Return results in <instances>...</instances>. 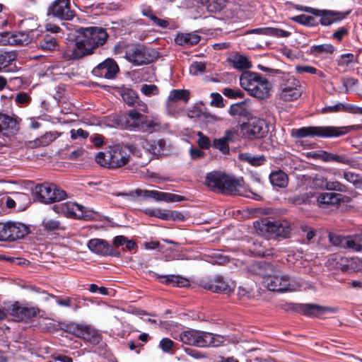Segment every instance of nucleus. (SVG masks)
Returning a JSON list of instances; mask_svg holds the SVG:
<instances>
[{
	"label": "nucleus",
	"mask_w": 362,
	"mask_h": 362,
	"mask_svg": "<svg viewBox=\"0 0 362 362\" xmlns=\"http://www.w3.org/2000/svg\"><path fill=\"white\" fill-rule=\"evenodd\" d=\"M255 228L263 233H268L270 235L286 238L291 232L290 223L286 220L271 221L263 218L255 223Z\"/></svg>",
	"instance_id": "nucleus-9"
},
{
	"label": "nucleus",
	"mask_w": 362,
	"mask_h": 362,
	"mask_svg": "<svg viewBox=\"0 0 362 362\" xmlns=\"http://www.w3.org/2000/svg\"><path fill=\"white\" fill-rule=\"evenodd\" d=\"M144 115L135 110H129L120 119L126 129H136L141 131Z\"/></svg>",
	"instance_id": "nucleus-23"
},
{
	"label": "nucleus",
	"mask_w": 362,
	"mask_h": 362,
	"mask_svg": "<svg viewBox=\"0 0 362 362\" xmlns=\"http://www.w3.org/2000/svg\"><path fill=\"white\" fill-rule=\"evenodd\" d=\"M326 189L330 191L346 192L347 191V187L339 181H327Z\"/></svg>",
	"instance_id": "nucleus-51"
},
{
	"label": "nucleus",
	"mask_w": 362,
	"mask_h": 362,
	"mask_svg": "<svg viewBox=\"0 0 362 362\" xmlns=\"http://www.w3.org/2000/svg\"><path fill=\"white\" fill-rule=\"evenodd\" d=\"M344 129L335 127H305L293 129L292 135L296 138L340 136L345 134Z\"/></svg>",
	"instance_id": "nucleus-8"
},
{
	"label": "nucleus",
	"mask_w": 362,
	"mask_h": 362,
	"mask_svg": "<svg viewBox=\"0 0 362 362\" xmlns=\"http://www.w3.org/2000/svg\"><path fill=\"white\" fill-rule=\"evenodd\" d=\"M78 37L72 47H69L63 53L65 60H75L93 53V50L103 45L107 40L108 35L100 27L81 28Z\"/></svg>",
	"instance_id": "nucleus-1"
},
{
	"label": "nucleus",
	"mask_w": 362,
	"mask_h": 362,
	"mask_svg": "<svg viewBox=\"0 0 362 362\" xmlns=\"http://www.w3.org/2000/svg\"><path fill=\"white\" fill-rule=\"evenodd\" d=\"M212 146L220 151L223 154H228L230 151L229 144L223 137L214 139Z\"/></svg>",
	"instance_id": "nucleus-48"
},
{
	"label": "nucleus",
	"mask_w": 362,
	"mask_h": 362,
	"mask_svg": "<svg viewBox=\"0 0 362 362\" xmlns=\"http://www.w3.org/2000/svg\"><path fill=\"white\" fill-rule=\"evenodd\" d=\"M221 119H222L218 116L203 111V115H202L200 122L205 123H214L215 122L221 121Z\"/></svg>",
	"instance_id": "nucleus-64"
},
{
	"label": "nucleus",
	"mask_w": 362,
	"mask_h": 362,
	"mask_svg": "<svg viewBox=\"0 0 362 362\" xmlns=\"http://www.w3.org/2000/svg\"><path fill=\"white\" fill-rule=\"evenodd\" d=\"M37 30H30L28 33H18L17 34H6L8 35L7 42L11 45H27L30 42L37 34Z\"/></svg>",
	"instance_id": "nucleus-28"
},
{
	"label": "nucleus",
	"mask_w": 362,
	"mask_h": 362,
	"mask_svg": "<svg viewBox=\"0 0 362 362\" xmlns=\"http://www.w3.org/2000/svg\"><path fill=\"white\" fill-rule=\"evenodd\" d=\"M349 35V29L345 27H340L336 30L332 35V37L338 42H341L343 38Z\"/></svg>",
	"instance_id": "nucleus-60"
},
{
	"label": "nucleus",
	"mask_w": 362,
	"mask_h": 362,
	"mask_svg": "<svg viewBox=\"0 0 362 362\" xmlns=\"http://www.w3.org/2000/svg\"><path fill=\"white\" fill-rule=\"evenodd\" d=\"M300 310L303 314L308 316L320 317L328 313H334L337 309L315 304H300Z\"/></svg>",
	"instance_id": "nucleus-24"
},
{
	"label": "nucleus",
	"mask_w": 362,
	"mask_h": 362,
	"mask_svg": "<svg viewBox=\"0 0 362 362\" xmlns=\"http://www.w3.org/2000/svg\"><path fill=\"white\" fill-rule=\"evenodd\" d=\"M166 127L157 117L144 115L141 132L153 133L163 130Z\"/></svg>",
	"instance_id": "nucleus-27"
},
{
	"label": "nucleus",
	"mask_w": 362,
	"mask_h": 362,
	"mask_svg": "<svg viewBox=\"0 0 362 362\" xmlns=\"http://www.w3.org/2000/svg\"><path fill=\"white\" fill-rule=\"evenodd\" d=\"M276 268L272 264L265 261L257 262L252 264L250 267V270L255 274L262 276L264 280L274 272Z\"/></svg>",
	"instance_id": "nucleus-26"
},
{
	"label": "nucleus",
	"mask_w": 362,
	"mask_h": 362,
	"mask_svg": "<svg viewBox=\"0 0 362 362\" xmlns=\"http://www.w3.org/2000/svg\"><path fill=\"white\" fill-rule=\"evenodd\" d=\"M314 195H315L314 193H313L311 192H306L303 194L293 197L291 200H292L293 203H294L296 204H305V203H308L309 202V199L310 198L313 197Z\"/></svg>",
	"instance_id": "nucleus-58"
},
{
	"label": "nucleus",
	"mask_w": 362,
	"mask_h": 362,
	"mask_svg": "<svg viewBox=\"0 0 362 362\" xmlns=\"http://www.w3.org/2000/svg\"><path fill=\"white\" fill-rule=\"evenodd\" d=\"M222 93L225 96L233 99L243 98L244 97V93L240 89L235 90L230 88H225L222 90Z\"/></svg>",
	"instance_id": "nucleus-53"
},
{
	"label": "nucleus",
	"mask_w": 362,
	"mask_h": 362,
	"mask_svg": "<svg viewBox=\"0 0 362 362\" xmlns=\"http://www.w3.org/2000/svg\"><path fill=\"white\" fill-rule=\"evenodd\" d=\"M354 60V55L351 53L344 54L340 56L337 60V65L339 66L346 68Z\"/></svg>",
	"instance_id": "nucleus-54"
},
{
	"label": "nucleus",
	"mask_w": 362,
	"mask_h": 362,
	"mask_svg": "<svg viewBox=\"0 0 362 362\" xmlns=\"http://www.w3.org/2000/svg\"><path fill=\"white\" fill-rule=\"evenodd\" d=\"M318 158L325 162H336L347 165L350 167H355V160L346 154L332 153L327 151H322L318 154Z\"/></svg>",
	"instance_id": "nucleus-25"
},
{
	"label": "nucleus",
	"mask_w": 362,
	"mask_h": 362,
	"mask_svg": "<svg viewBox=\"0 0 362 362\" xmlns=\"http://www.w3.org/2000/svg\"><path fill=\"white\" fill-rule=\"evenodd\" d=\"M16 58L14 52L0 51V69L1 71L8 67Z\"/></svg>",
	"instance_id": "nucleus-41"
},
{
	"label": "nucleus",
	"mask_w": 362,
	"mask_h": 362,
	"mask_svg": "<svg viewBox=\"0 0 362 362\" xmlns=\"http://www.w3.org/2000/svg\"><path fill=\"white\" fill-rule=\"evenodd\" d=\"M269 179L272 185L281 188L286 187L288 183V176L282 170L272 173Z\"/></svg>",
	"instance_id": "nucleus-35"
},
{
	"label": "nucleus",
	"mask_w": 362,
	"mask_h": 362,
	"mask_svg": "<svg viewBox=\"0 0 362 362\" xmlns=\"http://www.w3.org/2000/svg\"><path fill=\"white\" fill-rule=\"evenodd\" d=\"M189 99V92L184 89L172 90L166 100V111L169 115L175 117L183 110L180 103H187Z\"/></svg>",
	"instance_id": "nucleus-11"
},
{
	"label": "nucleus",
	"mask_w": 362,
	"mask_h": 362,
	"mask_svg": "<svg viewBox=\"0 0 362 362\" xmlns=\"http://www.w3.org/2000/svg\"><path fill=\"white\" fill-rule=\"evenodd\" d=\"M291 33L288 30H285L278 28H270L269 27V36H273L276 37H288L291 36Z\"/></svg>",
	"instance_id": "nucleus-52"
},
{
	"label": "nucleus",
	"mask_w": 362,
	"mask_h": 362,
	"mask_svg": "<svg viewBox=\"0 0 362 362\" xmlns=\"http://www.w3.org/2000/svg\"><path fill=\"white\" fill-rule=\"evenodd\" d=\"M228 61L237 69H246L251 67V62L248 58L238 52L231 54Z\"/></svg>",
	"instance_id": "nucleus-31"
},
{
	"label": "nucleus",
	"mask_w": 362,
	"mask_h": 362,
	"mask_svg": "<svg viewBox=\"0 0 362 362\" xmlns=\"http://www.w3.org/2000/svg\"><path fill=\"white\" fill-rule=\"evenodd\" d=\"M204 288L216 293H230L233 291L235 285L233 282H229L224 279L222 276H216L213 279L202 281Z\"/></svg>",
	"instance_id": "nucleus-17"
},
{
	"label": "nucleus",
	"mask_w": 362,
	"mask_h": 362,
	"mask_svg": "<svg viewBox=\"0 0 362 362\" xmlns=\"http://www.w3.org/2000/svg\"><path fill=\"white\" fill-rule=\"evenodd\" d=\"M158 53L150 47L139 44L127 45L125 59L134 66H142L156 60Z\"/></svg>",
	"instance_id": "nucleus-6"
},
{
	"label": "nucleus",
	"mask_w": 362,
	"mask_h": 362,
	"mask_svg": "<svg viewBox=\"0 0 362 362\" xmlns=\"http://www.w3.org/2000/svg\"><path fill=\"white\" fill-rule=\"evenodd\" d=\"M195 332L196 330L194 329L184 331L179 334L178 339L185 344L193 346L194 344Z\"/></svg>",
	"instance_id": "nucleus-46"
},
{
	"label": "nucleus",
	"mask_w": 362,
	"mask_h": 362,
	"mask_svg": "<svg viewBox=\"0 0 362 362\" xmlns=\"http://www.w3.org/2000/svg\"><path fill=\"white\" fill-rule=\"evenodd\" d=\"M343 177L346 181L353 184L356 187H359L362 185V177L357 173L344 171Z\"/></svg>",
	"instance_id": "nucleus-47"
},
{
	"label": "nucleus",
	"mask_w": 362,
	"mask_h": 362,
	"mask_svg": "<svg viewBox=\"0 0 362 362\" xmlns=\"http://www.w3.org/2000/svg\"><path fill=\"white\" fill-rule=\"evenodd\" d=\"M329 239L332 245L341 247L342 248L344 247V242H345L346 237L331 233L329 235Z\"/></svg>",
	"instance_id": "nucleus-62"
},
{
	"label": "nucleus",
	"mask_w": 362,
	"mask_h": 362,
	"mask_svg": "<svg viewBox=\"0 0 362 362\" xmlns=\"http://www.w3.org/2000/svg\"><path fill=\"white\" fill-rule=\"evenodd\" d=\"M239 158L242 161L246 162L252 166L262 165L266 160L264 156H254L249 153H240Z\"/></svg>",
	"instance_id": "nucleus-37"
},
{
	"label": "nucleus",
	"mask_w": 362,
	"mask_h": 362,
	"mask_svg": "<svg viewBox=\"0 0 362 362\" xmlns=\"http://www.w3.org/2000/svg\"><path fill=\"white\" fill-rule=\"evenodd\" d=\"M229 113L234 117H247L249 111L243 103H236L230 105Z\"/></svg>",
	"instance_id": "nucleus-40"
},
{
	"label": "nucleus",
	"mask_w": 362,
	"mask_h": 362,
	"mask_svg": "<svg viewBox=\"0 0 362 362\" xmlns=\"http://www.w3.org/2000/svg\"><path fill=\"white\" fill-rule=\"evenodd\" d=\"M141 92L146 96L156 95L159 93L158 88L154 84H144Z\"/></svg>",
	"instance_id": "nucleus-50"
},
{
	"label": "nucleus",
	"mask_w": 362,
	"mask_h": 362,
	"mask_svg": "<svg viewBox=\"0 0 362 362\" xmlns=\"http://www.w3.org/2000/svg\"><path fill=\"white\" fill-rule=\"evenodd\" d=\"M48 15L61 20L69 21L75 16L70 7V0H55L49 6Z\"/></svg>",
	"instance_id": "nucleus-15"
},
{
	"label": "nucleus",
	"mask_w": 362,
	"mask_h": 362,
	"mask_svg": "<svg viewBox=\"0 0 362 362\" xmlns=\"http://www.w3.org/2000/svg\"><path fill=\"white\" fill-rule=\"evenodd\" d=\"M300 10L320 17V23L324 26L337 23L344 19L349 14V12L344 13L327 9L320 10L309 6H302Z\"/></svg>",
	"instance_id": "nucleus-13"
},
{
	"label": "nucleus",
	"mask_w": 362,
	"mask_h": 362,
	"mask_svg": "<svg viewBox=\"0 0 362 362\" xmlns=\"http://www.w3.org/2000/svg\"><path fill=\"white\" fill-rule=\"evenodd\" d=\"M35 199L44 204L59 202L66 197V192L52 184L37 185L34 190Z\"/></svg>",
	"instance_id": "nucleus-7"
},
{
	"label": "nucleus",
	"mask_w": 362,
	"mask_h": 362,
	"mask_svg": "<svg viewBox=\"0 0 362 362\" xmlns=\"http://www.w3.org/2000/svg\"><path fill=\"white\" fill-rule=\"evenodd\" d=\"M206 70V64L203 62H194L189 66V73L197 76L204 73Z\"/></svg>",
	"instance_id": "nucleus-55"
},
{
	"label": "nucleus",
	"mask_w": 362,
	"mask_h": 362,
	"mask_svg": "<svg viewBox=\"0 0 362 362\" xmlns=\"http://www.w3.org/2000/svg\"><path fill=\"white\" fill-rule=\"evenodd\" d=\"M119 69L117 62L111 58H107L98 64L92 70L93 76L105 79H113L116 77Z\"/></svg>",
	"instance_id": "nucleus-16"
},
{
	"label": "nucleus",
	"mask_w": 362,
	"mask_h": 362,
	"mask_svg": "<svg viewBox=\"0 0 362 362\" xmlns=\"http://www.w3.org/2000/svg\"><path fill=\"white\" fill-rule=\"evenodd\" d=\"M223 341V337L221 335L196 330L193 346L199 347L218 346Z\"/></svg>",
	"instance_id": "nucleus-18"
},
{
	"label": "nucleus",
	"mask_w": 362,
	"mask_h": 362,
	"mask_svg": "<svg viewBox=\"0 0 362 362\" xmlns=\"http://www.w3.org/2000/svg\"><path fill=\"white\" fill-rule=\"evenodd\" d=\"M201 37L195 33H178L175 38L177 45L183 47H191L199 42Z\"/></svg>",
	"instance_id": "nucleus-29"
},
{
	"label": "nucleus",
	"mask_w": 362,
	"mask_h": 362,
	"mask_svg": "<svg viewBox=\"0 0 362 362\" xmlns=\"http://www.w3.org/2000/svg\"><path fill=\"white\" fill-rule=\"evenodd\" d=\"M158 347L167 354H173L175 351L176 344L169 338H163L158 344Z\"/></svg>",
	"instance_id": "nucleus-45"
},
{
	"label": "nucleus",
	"mask_w": 362,
	"mask_h": 362,
	"mask_svg": "<svg viewBox=\"0 0 362 362\" xmlns=\"http://www.w3.org/2000/svg\"><path fill=\"white\" fill-rule=\"evenodd\" d=\"M42 226L43 229L48 233H57L64 229V227L58 219L49 216L43 218Z\"/></svg>",
	"instance_id": "nucleus-34"
},
{
	"label": "nucleus",
	"mask_w": 362,
	"mask_h": 362,
	"mask_svg": "<svg viewBox=\"0 0 362 362\" xmlns=\"http://www.w3.org/2000/svg\"><path fill=\"white\" fill-rule=\"evenodd\" d=\"M130 153L129 148L115 146L106 152L98 153L95 157V160L101 166L117 168L127 163Z\"/></svg>",
	"instance_id": "nucleus-3"
},
{
	"label": "nucleus",
	"mask_w": 362,
	"mask_h": 362,
	"mask_svg": "<svg viewBox=\"0 0 362 362\" xmlns=\"http://www.w3.org/2000/svg\"><path fill=\"white\" fill-rule=\"evenodd\" d=\"M342 112L362 115V107L351 104L342 103Z\"/></svg>",
	"instance_id": "nucleus-63"
},
{
	"label": "nucleus",
	"mask_w": 362,
	"mask_h": 362,
	"mask_svg": "<svg viewBox=\"0 0 362 362\" xmlns=\"http://www.w3.org/2000/svg\"><path fill=\"white\" fill-rule=\"evenodd\" d=\"M81 338L93 344H97L101 340V335L95 329L86 325Z\"/></svg>",
	"instance_id": "nucleus-38"
},
{
	"label": "nucleus",
	"mask_w": 362,
	"mask_h": 362,
	"mask_svg": "<svg viewBox=\"0 0 362 362\" xmlns=\"http://www.w3.org/2000/svg\"><path fill=\"white\" fill-rule=\"evenodd\" d=\"M313 187L317 189H327V180L322 175H316L312 182Z\"/></svg>",
	"instance_id": "nucleus-59"
},
{
	"label": "nucleus",
	"mask_w": 362,
	"mask_h": 362,
	"mask_svg": "<svg viewBox=\"0 0 362 362\" xmlns=\"http://www.w3.org/2000/svg\"><path fill=\"white\" fill-rule=\"evenodd\" d=\"M342 195L334 192H324L321 193L317 197V204L321 207H325L329 205H334L339 204L342 199Z\"/></svg>",
	"instance_id": "nucleus-30"
},
{
	"label": "nucleus",
	"mask_w": 362,
	"mask_h": 362,
	"mask_svg": "<svg viewBox=\"0 0 362 362\" xmlns=\"http://www.w3.org/2000/svg\"><path fill=\"white\" fill-rule=\"evenodd\" d=\"M18 131L16 119L8 115L0 112V134L4 136L10 137Z\"/></svg>",
	"instance_id": "nucleus-21"
},
{
	"label": "nucleus",
	"mask_w": 362,
	"mask_h": 362,
	"mask_svg": "<svg viewBox=\"0 0 362 362\" xmlns=\"http://www.w3.org/2000/svg\"><path fill=\"white\" fill-rule=\"evenodd\" d=\"M29 233L27 226L19 222H7V241L23 238Z\"/></svg>",
	"instance_id": "nucleus-22"
},
{
	"label": "nucleus",
	"mask_w": 362,
	"mask_h": 362,
	"mask_svg": "<svg viewBox=\"0 0 362 362\" xmlns=\"http://www.w3.org/2000/svg\"><path fill=\"white\" fill-rule=\"evenodd\" d=\"M69 332L77 337H81L83 335V329H86V325L72 323L68 327Z\"/></svg>",
	"instance_id": "nucleus-57"
},
{
	"label": "nucleus",
	"mask_w": 362,
	"mask_h": 362,
	"mask_svg": "<svg viewBox=\"0 0 362 362\" xmlns=\"http://www.w3.org/2000/svg\"><path fill=\"white\" fill-rule=\"evenodd\" d=\"M198 3L206 7L209 13H216L226 7L228 0H199Z\"/></svg>",
	"instance_id": "nucleus-32"
},
{
	"label": "nucleus",
	"mask_w": 362,
	"mask_h": 362,
	"mask_svg": "<svg viewBox=\"0 0 362 362\" xmlns=\"http://www.w3.org/2000/svg\"><path fill=\"white\" fill-rule=\"evenodd\" d=\"M202 115H203L202 109L197 106L192 107L187 111V117L190 119H194L197 121H200Z\"/></svg>",
	"instance_id": "nucleus-61"
},
{
	"label": "nucleus",
	"mask_w": 362,
	"mask_h": 362,
	"mask_svg": "<svg viewBox=\"0 0 362 362\" xmlns=\"http://www.w3.org/2000/svg\"><path fill=\"white\" fill-rule=\"evenodd\" d=\"M159 278L163 279L162 282L165 283L166 284L175 285L177 287H185L189 285V281L180 276L166 275L160 276Z\"/></svg>",
	"instance_id": "nucleus-39"
},
{
	"label": "nucleus",
	"mask_w": 362,
	"mask_h": 362,
	"mask_svg": "<svg viewBox=\"0 0 362 362\" xmlns=\"http://www.w3.org/2000/svg\"><path fill=\"white\" fill-rule=\"evenodd\" d=\"M88 247L93 252L102 256H120L119 252L115 250L106 240L103 239L95 238L90 240Z\"/></svg>",
	"instance_id": "nucleus-19"
},
{
	"label": "nucleus",
	"mask_w": 362,
	"mask_h": 362,
	"mask_svg": "<svg viewBox=\"0 0 362 362\" xmlns=\"http://www.w3.org/2000/svg\"><path fill=\"white\" fill-rule=\"evenodd\" d=\"M204 184L211 190H220L224 193H238L240 185L233 177L221 172L213 171L206 175Z\"/></svg>",
	"instance_id": "nucleus-4"
},
{
	"label": "nucleus",
	"mask_w": 362,
	"mask_h": 362,
	"mask_svg": "<svg viewBox=\"0 0 362 362\" xmlns=\"http://www.w3.org/2000/svg\"><path fill=\"white\" fill-rule=\"evenodd\" d=\"M303 93L300 82L296 78L288 77L281 84L279 98L281 100L290 102L298 99Z\"/></svg>",
	"instance_id": "nucleus-12"
},
{
	"label": "nucleus",
	"mask_w": 362,
	"mask_h": 362,
	"mask_svg": "<svg viewBox=\"0 0 362 362\" xmlns=\"http://www.w3.org/2000/svg\"><path fill=\"white\" fill-rule=\"evenodd\" d=\"M264 284L269 291L284 293L298 289L302 286L303 283L300 279H291L276 269L271 276L264 280Z\"/></svg>",
	"instance_id": "nucleus-5"
},
{
	"label": "nucleus",
	"mask_w": 362,
	"mask_h": 362,
	"mask_svg": "<svg viewBox=\"0 0 362 362\" xmlns=\"http://www.w3.org/2000/svg\"><path fill=\"white\" fill-rule=\"evenodd\" d=\"M40 310L35 307L21 306L15 303L10 308V314L18 321H27L35 317Z\"/></svg>",
	"instance_id": "nucleus-20"
},
{
	"label": "nucleus",
	"mask_w": 362,
	"mask_h": 362,
	"mask_svg": "<svg viewBox=\"0 0 362 362\" xmlns=\"http://www.w3.org/2000/svg\"><path fill=\"white\" fill-rule=\"evenodd\" d=\"M240 84L251 96L262 100L269 97L272 88L266 77L252 71H244L240 76Z\"/></svg>",
	"instance_id": "nucleus-2"
},
{
	"label": "nucleus",
	"mask_w": 362,
	"mask_h": 362,
	"mask_svg": "<svg viewBox=\"0 0 362 362\" xmlns=\"http://www.w3.org/2000/svg\"><path fill=\"white\" fill-rule=\"evenodd\" d=\"M291 19L296 23L305 26H315L317 25V23L314 17L306 16L305 14L293 16Z\"/></svg>",
	"instance_id": "nucleus-42"
},
{
	"label": "nucleus",
	"mask_w": 362,
	"mask_h": 362,
	"mask_svg": "<svg viewBox=\"0 0 362 362\" xmlns=\"http://www.w3.org/2000/svg\"><path fill=\"white\" fill-rule=\"evenodd\" d=\"M37 46L45 52L53 51L59 47L57 40L50 35H45L39 39Z\"/></svg>",
	"instance_id": "nucleus-33"
},
{
	"label": "nucleus",
	"mask_w": 362,
	"mask_h": 362,
	"mask_svg": "<svg viewBox=\"0 0 362 362\" xmlns=\"http://www.w3.org/2000/svg\"><path fill=\"white\" fill-rule=\"evenodd\" d=\"M344 249H349L354 252H360L362 250L361 243H360L355 235L351 236H346L345 242H344Z\"/></svg>",
	"instance_id": "nucleus-43"
},
{
	"label": "nucleus",
	"mask_w": 362,
	"mask_h": 362,
	"mask_svg": "<svg viewBox=\"0 0 362 362\" xmlns=\"http://www.w3.org/2000/svg\"><path fill=\"white\" fill-rule=\"evenodd\" d=\"M151 216H155L163 220H168L169 210L165 209H151L146 211Z\"/></svg>",
	"instance_id": "nucleus-56"
},
{
	"label": "nucleus",
	"mask_w": 362,
	"mask_h": 362,
	"mask_svg": "<svg viewBox=\"0 0 362 362\" xmlns=\"http://www.w3.org/2000/svg\"><path fill=\"white\" fill-rule=\"evenodd\" d=\"M198 136L197 144L202 149H209L212 144L209 138L205 136L202 132H198L197 134Z\"/></svg>",
	"instance_id": "nucleus-49"
},
{
	"label": "nucleus",
	"mask_w": 362,
	"mask_h": 362,
	"mask_svg": "<svg viewBox=\"0 0 362 362\" xmlns=\"http://www.w3.org/2000/svg\"><path fill=\"white\" fill-rule=\"evenodd\" d=\"M52 210L69 218L88 220L93 217L91 211L86 209L83 205L74 202H67L53 205Z\"/></svg>",
	"instance_id": "nucleus-10"
},
{
	"label": "nucleus",
	"mask_w": 362,
	"mask_h": 362,
	"mask_svg": "<svg viewBox=\"0 0 362 362\" xmlns=\"http://www.w3.org/2000/svg\"><path fill=\"white\" fill-rule=\"evenodd\" d=\"M162 192L155 191V190H146V189H137L135 190V194L139 197H144L147 198H153L156 201H161L163 198Z\"/></svg>",
	"instance_id": "nucleus-44"
},
{
	"label": "nucleus",
	"mask_w": 362,
	"mask_h": 362,
	"mask_svg": "<svg viewBox=\"0 0 362 362\" xmlns=\"http://www.w3.org/2000/svg\"><path fill=\"white\" fill-rule=\"evenodd\" d=\"M241 129L244 135L250 139L262 138L268 132L265 121L257 117L250 118L246 123H243Z\"/></svg>",
	"instance_id": "nucleus-14"
},
{
	"label": "nucleus",
	"mask_w": 362,
	"mask_h": 362,
	"mask_svg": "<svg viewBox=\"0 0 362 362\" xmlns=\"http://www.w3.org/2000/svg\"><path fill=\"white\" fill-rule=\"evenodd\" d=\"M141 13L143 16L148 18L153 25L160 28H165L169 25L168 21L158 18L153 11L149 7L142 8Z\"/></svg>",
	"instance_id": "nucleus-36"
}]
</instances>
